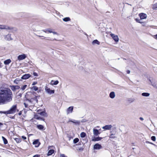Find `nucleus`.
<instances>
[{
  "mask_svg": "<svg viewBox=\"0 0 157 157\" xmlns=\"http://www.w3.org/2000/svg\"><path fill=\"white\" fill-rule=\"evenodd\" d=\"M13 93L9 88L0 89V105L4 104L12 100Z\"/></svg>",
  "mask_w": 157,
  "mask_h": 157,
  "instance_id": "nucleus-1",
  "label": "nucleus"
},
{
  "mask_svg": "<svg viewBox=\"0 0 157 157\" xmlns=\"http://www.w3.org/2000/svg\"><path fill=\"white\" fill-rule=\"evenodd\" d=\"M17 105H13L10 109L6 111H2V113H4L5 114H13L15 113L16 110L17 109Z\"/></svg>",
  "mask_w": 157,
  "mask_h": 157,
  "instance_id": "nucleus-2",
  "label": "nucleus"
},
{
  "mask_svg": "<svg viewBox=\"0 0 157 157\" xmlns=\"http://www.w3.org/2000/svg\"><path fill=\"white\" fill-rule=\"evenodd\" d=\"M0 29H6L9 32H13V31H16V29L13 27H10L4 25H0Z\"/></svg>",
  "mask_w": 157,
  "mask_h": 157,
  "instance_id": "nucleus-3",
  "label": "nucleus"
},
{
  "mask_svg": "<svg viewBox=\"0 0 157 157\" xmlns=\"http://www.w3.org/2000/svg\"><path fill=\"white\" fill-rule=\"evenodd\" d=\"M147 79L149 81V84L157 89V82H155V79L151 78H148Z\"/></svg>",
  "mask_w": 157,
  "mask_h": 157,
  "instance_id": "nucleus-4",
  "label": "nucleus"
},
{
  "mask_svg": "<svg viewBox=\"0 0 157 157\" xmlns=\"http://www.w3.org/2000/svg\"><path fill=\"white\" fill-rule=\"evenodd\" d=\"M45 91L48 94H53L55 92L54 90H51L50 89L46 86L45 88Z\"/></svg>",
  "mask_w": 157,
  "mask_h": 157,
  "instance_id": "nucleus-5",
  "label": "nucleus"
},
{
  "mask_svg": "<svg viewBox=\"0 0 157 157\" xmlns=\"http://www.w3.org/2000/svg\"><path fill=\"white\" fill-rule=\"evenodd\" d=\"M93 147L94 150H99L102 148V147L101 144L97 143L94 145Z\"/></svg>",
  "mask_w": 157,
  "mask_h": 157,
  "instance_id": "nucleus-6",
  "label": "nucleus"
},
{
  "mask_svg": "<svg viewBox=\"0 0 157 157\" xmlns=\"http://www.w3.org/2000/svg\"><path fill=\"white\" fill-rule=\"evenodd\" d=\"M10 87L11 90L13 91H15L16 90H18L20 88V86L18 85L14 86L12 85L10 86Z\"/></svg>",
  "mask_w": 157,
  "mask_h": 157,
  "instance_id": "nucleus-7",
  "label": "nucleus"
},
{
  "mask_svg": "<svg viewBox=\"0 0 157 157\" xmlns=\"http://www.w3.org/2000/svg\"><path fill=\"white\" fill-rule=\"evenodd\" d=\"M110 35L115 42H117L118 41L119 39L117 36L116 35L113 33H111Z\"/></svg>",
  "mask_w": 157,
  "mask_h": 157,
  "instance_id": "nucleus-8",
  "label": "nucleus"
},
{
  "mask_svg": "<svg viewBox=\"0 0 157 157\" xmlns=\"http://www.w3.org/2000/svg\"><path fill=\"white\" fill-rule=\"evenodd\" d=\"M26 57V56L25 54L19 55L17 57V59L19 60H22L25 59Z\"/></svg>",
  "mask_w": 157,
  "mask_h": 157,
  "instance_id": "nucleus-9",
  "label": "nucleus"
},
{
  "mask_svg": "<svg viewBox=\"0 0 157 157\" xmlns=\"http://www.w3.org/2000/svg\"><path fill=\"white\" fill-rule=\"evenodd\" d=\"M93 133L95 136H97L101 133V132H99L98 129L94 128L93 129Z\"/></svg>",
  "mask_w": 157,
  "mask_h": 157,
  "instance_id": "nucleus-10",
  "label": "nucleus"
},
{
  "mask_svg": "<svg viewBox=\"0 0 157 157\" xmlns=\"http://www.w3.org/2000/svg\"><path fill=\"white\" fill-rule=\"evenodd\" d=\"M33 144L35 145V147H37L39 146L40 144V143L39 142V140L38 139H36L33 142Z\"/></svg>",
  "mask_w": 157,
  "mask_h": 157,
  "instance_id": "nucleus-11",
  "label": "nucleus"
},
{
  "mask_svg": "<svg viewBox=\"0 0 157 157\" xmlns=\"http://www.w3.org/2000/svg\"><path fill=\"white\" fill-rule=\"evenodd\" d=\"M31 75L29 74H25L23 75L21 77L22 79H26L31 77Z\"/></svg>",
  "mask_w": 157,
  "mask_h": 157,
  "instance_id": "nucleus-12",
  "label": "nucleus"
},
{
  "mask_svg": "<svg viewBox=\"0 0 157 157\" xmlns=\"http://www.w3.org/2000/svg\"><path fill=\"white\" fill-rule=\"evenodd\" d=\"M102 139V137L99 136L97 137H94L92 139V141L95 142L101 140Z\"/></svg>",
  "mask_w": 157,
  "mask_h": 157,
  "instance_id": "nucleus-13",
  "label": "nucleus"
},
{
  "mask_svg": "<svg viewBox=\"0 0 157 157\" xmlns=\"http://www.w3.org/2000/svg\"><path fill=\"white\" fill-rule=\"evenodd\" d=\"M140 16L141 19H144L146 18L147 15L146 14L144 13H141L139 14Z\"/></svg>",
  "mask_w": 157,
  "mask_h": 157,
  "instance_id": "nucleus-14",
  "label": "nucleus"
},
{
  "mask_svg": "<svg viewBox=\"0 0 157 157\" xmlns=\"http://www.w3.org/2000/svg\"><path fill=\"white\" fill-rule=\"evenodd\" d=\"M73 109V107L72 106H70L68 107L67 110V114L72 113Z\"/></svg>",
  "mask_w": 157,
  "mask_h": 157,
  "instance_id": "nucleus-15",
  "label": "nucleus"
},
{
  "mask_svg": "<svg viewBox=\"0 0 157 157\" xmlns=\"http://www.w3.org/2000/svg\"><path fill=\"white\" fill-rule=\"evenodd\" d=\"M38 113L41 115L45 117H47V114L45 111H43L40 112L38 111Z\"/></svg>",
  "mask_w": 157,
  "mask_h": 157,
  "instance_id": "nucleus-16",
  "label": "nucleus"
},
{
  "mask_svg": "<svg viewBox=\"0 0 157 157\" xmlns=\"http://www.w3.org/2000/svg\"><path fill=\"white\" fill-rule=\"evenodd\" d=\"M69 122H71L75 124V125H79L80 124V122L79 121H77L75 120H73V121H72L69 119Z\"/></svg>",
  "mask_w": 157,
  "mask_h": 157,
  "instance_id": "nucleus-17",
  "label": "nucleus"
},
{
  "mask_svg": "<svg viewBox=\"0 0 157 157\" xmlns=\"http://www.w3.org/2000/svg\"><path fill=\"white\" fill-rule=\"evenodd\" d=\"M111 125H107L102 127V128L105 130H109L112 127Z\"/></svg>",
  "mask_w": 157,
  "mask_h": 157,
  "instance_id": "nucleus-18",
  "label": "nucleus"
},
{
  "mask_svg": "<svg viewBox=\"0 0 157 157\" xmlns=\"http://www.w3.org/2000/svg\"><path fill=\"white\" fill-rule=\"evenodd\" d=\"M5 39L7 40H12L11 37V35L8 34L6 35L5 37Z\"/></svg>",
  "mask_w": 157,
  "mask_h": 157,
  "instance_id": "nucleus-19",
  "label": "nucleus"
},
{
  "mask_svg": "<svg viewBox=\"0 0 157 157\" xmlns=\"http://www.w3.org/2000/svg\"><path fill=\"white\" fill-rule=\"evenodd\" d=\"M34 117L35 118H36V119L38 120H40L41 121H44V119L43 118L41 117L38 115H35L34 116Z\"/></svg>",
  "mask_w": 157,
  "mask_h": 157,
  "instance_id": "nucleus-20",
  "label": "nucleus"
},
{
  "mask_svg": "<svg viewBox=\"0 0 157 157\" xmlns=\"http://www.w3.org/2000/svg\"><path fill=\"white\" fill-rule=\"evenodd\" d=\"M115 94L114 92L112 91L109 94V96L110 98L113 99L115 97Z\"/></svg>",
  "mask_w": 157,
  "mask_h": 157,
  "instance_id": "nucleus-21",
  "label": "nucleus"
},
{
  "mask_svg": "<svg viewBox=\"0 0 157 157\" xmlns=\"http://www.w3.org/2000/svg\"><path fill=\"white\" fill-rule=\"evenodd\" d=\"M59 82L57 80H56L55 81H54L52 80L51 82V84L52 85H56L58 84Z\"/></svg>",
  "mask_w": 157,
  "mask_h": 157,
  "instance_id": "nucleus-22",
  "label": "nucleus"
},
{
  "mask_svg": "<svg viewBox=\"0 0 157 157\" xmlns=\"http://www.w3.org/2000/svg\"><path fill=\"white\" fill-rule=\"evenodd\" d=\"M20 81H22V80L19 78H17L14 81V83L15 84H18L19 83Z\"/></svg>",
  "mask_w": 157,
  "mask_h": 157,
  "instance_id": "nucleus-23",
  "label": "nucleus"
},
{
  "mask_svg": "<svg viewBox=\"0 0 157 157\" xmlns=\"http://www.w3.org/2000/svg\"><path fill=\"white\" fill-rule=\"evenodd\" d=\"M11 62L10 59H8L4 61V64L5 65H8Z\"/></svg>",
  "mask_w": 157,
  "mask_h": 157,
  "instance_id": "nucleus-24",
  "label": "nucleus"
},
{
  "mask_svg": "<svg viewBox=\"0 0 157 157\" xmlns=\"http://www.w3.org/2000/svg\"><path fill=\"white\" fill-rule=\"evenodd\" d=\"M54 150L53 149H51L49 150L48 153L47 155L48 156L52 155L54 152Z\"/></svg>",
  "mask_w": 157,
  "mask_h": 157,
  "instance_id": "nucleus-25",
  "label": "nucleus"
},
{
  "mask_svg": "<svg viewBox=\"0 0 157 157\" xmlns=\"http://www.w3.org/2000/svg\"><path fill=\"white\" fill-rule=\"evenodd\" d=\"M37 128L40 130H43L44 128V126L41 124H39L36 126Z\"/></svg>",
  "mask_w": 157,
  "mask_h": 157,
  "instance_id": "nucleus-26",
  "label": "nucleus"
},
{
  "mask_svg": "<svg viewBox=\"0 0 157 157\" xmlns=\"http://www.w3.org/2000/svg\"><path fill=\"white\" fill-rule=\"evenodd\" d=\"M40 97V96L38 95V96H35V97L33 98L32 99L33 100H35L36 101V103L38 102V100L37 99V98H39Z\"/></svg>",
  "mask_w": 157,
  "mask_h": 157,
  "instance_id": "nucleus-27",
  "label": "nucleus"
},
{
  "mask_svg": "<svg viewBox=\"0 0 157 157\" xmlns=\"http://www.w3.org/2000/svg\"><path fill=\"white\" fill-rule=\"evenodd\" d=\"M63 20L64 21L67 22L70 21L71 19L69 17H67L63 18Z\"/></svg>",
  "mask_w": 157,
  "mask_h": 157,
  "instance_id": "nucleus-28",
  "label": "nucleus"
},
{
  "mask_svg": "<svg viewBox=\"0 0 157 157\" xmlns=\"http://www.w3.org/2000/svg\"><path fill=\"white\" fill-rule=\"evenodd\" d=\"M92 44H96L98 45H99L100 44V42L97 40H94L92 42Z\"/></svg>",
  "mask_w": 157,
  "mask_h": 157,
  "instance_id": "nucleus-29",
  "label": "nucleus"
},
{
  "mask_svg": "<svg viewBox=\"0 0 157 157\" xmlns=\"http://www.w3.org/2000/svg\"><path fill=\"white\" fill-rule=\"evenodd\" d=\"M2 138L3 140L4 144H8V141L5 137H4L3 136H2Z\"/></svg>",
  "mask_w": 157,
  "mask_h": 157,
  "instance_id": "nucleus-30",
  "label": "nucleus"
},
{
  "mask_svg": "<svg viewBox=\"0 0 157 157\" xmlns=\"http://www.w3.org/2000/svg\"><path fill=\"white\" fill-rule=\"evenodd\" d=\"M141 95L143 96L148 97L150 95V94L148 93H143Z\"/></svg>",
  "mask_w": 157,
  "mask_h": 157,
  "instance_id": "nucleus-31",
  "label": "nucleus"
},
{
  "mask_svg": "<svg viewBox=\"0 0 157 157\" xmlns=\"http://www.w3.org/2000/svg\"><path fill=\"white\" fill-rule=\"evenodd\" d=\"M86 133L83 132H82L80 134V136L82 138H84L86 136Z\"/></svg>",
  "mask_w": 157,
  "mask_h": 157,
  "instance_id": "nucleus-32",
  "label": "nucleus"
},
{
  "mask_svg": "<svg viewBox=\"0 0 157 157\" xmlns=\"http://www.w3.org/2000/svg\"><path fill=\"white\" fill-rule=\"evenodd\" d=\"M79 141V139L78 138H75L73 140V143L74 144H76Z\"/></svg>",
  "mask_w": 157,
  "mask_h": 157,
  "instance_id": "nucleus-33",
  "label": "nucleus"
},
{
  "mask_svg": "<svg viewBox=\"0 0 157 157\" xmlns=\"http://www.w3.org/2000/svg\"><path fill=\"white\" fill-rule=\"evenodd\" d=\"M14 140L17 143H18L21 142V139L20 138H16Z\"/></svg>",
  "mask_w": 157,
  "mask_h": 157,
  "instance_id": "nucleus-34",
  "label": "nucleus"
},
{
  "mask_svg": "<svg viewBox=\"0 0 157 157\" xmlns=\"http://www.w3.org/2000/svg\"><path fill=\"white\" fill-rule=\"evenodd\" d=\"M157 8V2L154 4L152 6V9L154 10L156 9Z\"/></svg>",
  "mask_w": 157,
  "mask_h": 157,
  "instance_id": "nucleus-35",
  "label": "nucleus"
},
{
  "mask_svg": "<svg viewBox=\"0 0 157 157\" xmlns=\"http://www.w3.org/2000/svg\"><path fill=\"white\" fill-rule=\"evenodd\" d=\"M31 89L35 91L38 90V88L36 86H33L32 87Z\"/></svg>",
  "mask_w": 157,
  "mask_h": 157,
  "instance_id": "nucleus-36",
  "label": "nucleus"
},
{
  "mask_svg": "<svg viewBox=\"0 0 157 157\" xmlns=\"http://www.w3.org/2000/svg\"><path fill=\"white\" fill-rule=\"evenodd\" d=\"M114 134H111L110 136H109V137L110 138L114 139L116 138V137L114 136Z\"/></svg>",
  "mask_w": 157,
  "mask_h": 157,
  "instance_id": "nucleus-37",
  "label": "nucleus"
},
{
  "mask_svg": "<svg viewBox=\"0 0 157 157\" xmlns=\"http://www.w3.org/2000/svg\"><path fill=\"white\" fill-rule=\"evenodd\" d=\"M27 85H24L21 88V89L22 90H25L26 88L27 87Z\"/></svg>",
  "mask_w": 157,
  "mask_h": 157,
  "instance_id": "nucleus-38",
  "label": "nucleus"
},
{
  "mask_svg": "<svg viewBox=\"0 0 157 157\" xmlns=\"http://www.w3.org/2000/svg\"><path fill=\"white\" fill-rule=\"evenodd\" d=\"M151 140L153 141H155L156 140V137L154 136H152L151 137Z\"/></svg>",
  "mask_w": 157,
  "mask_h": 157,
  "instance_id": "nucleus-39",
  "label": "nucleus"
},
{
  "mask_svg": "<svg viewBox=\"0 0 157 157\" xmlns=\"http://www.w3.org/2000/svg\"><path fill=\"white\" fill-rule=\"evenodd\" d=\"M46 30L48 31V32L49 33H52L53 32V31H52V29H46Z\"/></svg>",
  "mask_w": 157,
  "mask_h": 157,
  "instance_id": "nucleus-40",
  "label": "nucleus"
},
{
  "mask_svg": "<svg viewBox=\"0 0 157 157\" xmlns=\"http://www.w3.org/2000/svg\"><path fill=\"white\" fill-rule=\"evenodd\" d=\"M84 148L82 147H81L78 149V151H82L83 150Z\"/></svg>",
  "mask_w": 157,
  "mask_h": 157,
  "instance_id": "nucleus-41",
  "label": "nucleus"
},
{
  "mask_svg": "<svg viewBox=\"0 0 157 157\" xmlns=\"http://www.w3.org/2000/svg\"><path fill=\"white\" fill-rule=\"evenodd\" d=\"M87 121V120L86 119H84L81 120V122L82 123H84Z\"/></svg>",
  "mask_w": 157,
  "mask_h": 157,
  "instance_id": "nucleus-42",
  "label": "nucleus"
},
{
  "mask_svg": "<svg viewBox=\"0 0 157 157\" xmlns=\"http://www.w3.org/2000/svg\"><path fill=\"white\" fill-rule=\"evenodd\" d=\"M153 70L157 72V67H153Z\"/></svg>",
  "mask_w": 157,
  "mask_h": 157,
  "instance_id": "nucleus-43",
  "label": "nucleus"
},
{
  "mask_svg": "<svg viewBox=\"0 0 157 157\" xmlns=\"http://www.w3.org/2000/svg\"><path fill=\"white\" fill-rule=\"evenodd\" d=\"M33 75L35 76H37L38 75L37 73L35 72L33 73Z\"/></svg>",
  "mask_w": 157,
  "mask_h": 157,
  "instance_id": "nucleus-44",
  "label": "nucleus"
},
{
  "mask_svg": "<svg viewBox=\"0 0 157 157\" xmlns=\"http://www.w3.org/2000/svg\"><path fill=\"white\" fill-rule=\"evenodd\" d=\"M24 105H25V108H27L28 107V105L26 103H24Z\"/></svg>",
  "mask_w": 157,
  "mask_h": 157,
  "instance_id": "nucleus-45",
  "label": "nucleus"
},
{
  "mask_svg": "<svg viewBox=\"0 0 157 157\" xmlns=\"http://www.w3.org/2000/svg\"><path fill=\"white\" fill-rule=\"evenodd\" d=\"M60 157H67L64 154H61L60 155Z\"/></svg>",
  "mask_w": 157,
  "mask_h": 157,
  "instance_id": "nucleus-46",
  "label": "nucleus"
},
{
  "mask_svg": "<svg viewBox=\"0 0 157 157\" xmlns=\"http://www.w3.org/2000/svg\"><path fill=\"white\" fill-rule=\"evenodd\" d=\"M37 83V82H34L32 83V85L34 86Z\"/></svg>",
  "mask_w": 157,
  "mask_h": 157,
  "instance_id": "nucleus-47",
  "label": "nucleus"
},
{
  "mask_svg": "<svg viewBox=\"0 0 157 157\" xmlns=\"http://www.w3.org/2000/svg\"><path fill=\"white\" fill-rule=\"evenodd\" d=\"M40 156V155L38 154H36V155H34L33 157H39Z\"/></svg>",
  "mask_w": 157,
  "mask_h": 157,
  "instance_id": "nucleus-48",
  "label": "nucleus"
},
{
  "mask_svg": "<svg viewBox=\"0 0 157 157\" xmlns=\"http://www.w3.org/2000/svg\"><path fill=\"white\" fill-rule=\"evenodd\" d=\"M146 143H147L150 144H151L153 145H155V144H153V143H151V142H149V141H146Z\"/></svg>",
  "mask_w": 157,
  "mask_h": 157,
  "instance_id": "nucleus-49",
  "label": "nucleus"
},
{
  "mask_svg": "<svg viewBox=\"0 0 157 157\" xmlns=\"http://www.w3.org/2000/svg\"><path fill=\"white\" fill-rule=\"evenodd\" d=\"M22 138L24 140H25L26 139V137L24 136H22Z\"/></svg>",
  "mask_w": 157,
  "mask_h": 157,
  "instance_id": "nucleus-50",
  "label": "nucleus"
},
{
  "mask_svg": "<svg viewBox=\"0 0 157 157\" xmlns=\"http://www.w3.org/2000/svg\"><path fill=\"white\" fill-rule=\"evenodd\" d=\"M126 72H127V73L128 74H130V70H127L126 71Z\"/></svg>",
  "mask_w": 157,
  "mask_h": 157,
  "instance_id": "nucleus-51",
  "label": "nucleus"
},
{
  "mask_svg": "<svg viewBox=\"0 0 157 157\" xmlns=\"http://www.w3.org/2000/svg\"><path fill=\"white\" fill-rule=\"evenodd\" d=\"M136 20L137 22L139 23H141V22L140 21H139V20H138L137 19H136Z\"/></svg>",
  "mask_w": 157,
  "mask_h": 157,
  "instance_id": "nucleus-52",
  "label": "nucleus"
},
{
  "mask_svg": "<svg viewBox=\"0 0 157 157\" xmlns=\"http://www.w3.org/2000/svg\"><path fill=\"white\" fill-rule=\"evenodd\" d=\"M22 114V112L21 111H20L18 113L19 115H21Z\"/></svg>",
  "mask_w": 157,
  "mask_h": 157,
  "instance_id": "nucleus-53",
  "label": "nucleus"
},
{
  "mask_svg": "<svg viewBox=\"0 0 157 157\" xmlns=\"http://www.w3.org/2000/svg\"><path fill=\"white\" fill-rule=\"evenodd\" d=\"M139 119L141 121H143L144 120V118L142 117H140Z\"/></svg>",
  "mask_w": 157,
  "mask_h": 157,
  "instance_id": "nucleus-54",
  "label": "nucleus"
},
{
  "mask_svg": "<svg viewBox=\"0 0 157 157\" xmlns=\"http://www.w3.org/2000/svg\"><path fill=\"white\" fill-rule=\"evenodd\" d=\"M42 31L45 33H47V32H48V31L46 30V29L42 30Z\"/></svg>",
  "mask_w": 157,
  "mask_h": 157,
  "instance_id": "nucleus-55",
  "label": "nucleus"
},
{
  "mask_svg": "<svg viewBox=\"0 0 157 157\" xmlns=\"http://www.w3.org/2000/svg\"><path fill=\"white\" fill-rule=\"evenodd\" d=\"M26 100L30 102H31V100H30V99H26Z\"/></svg>",
  "mask_w": 157,
  "mask_h": 157,
  "instance_id": "nucleus-56",
  "label": "nucleus"
},
{
  "mask_svg": "<svg viewBox=\"0 0 157 157\" xmlns=\"http://www.w3.org/2000/svg\"><path fill=\"white\" fill-rule=\"evenodd\" d=\"M36 93L35 92H33V95H34L35 96H36Z\"/></svg>",
  "mask_w": 157,
  "mask_h": 157,
  "instance_id": "nucleus-57",
  "label": "nucleus"
},
{
  "mask_svg": "<svg viewBox=\"0 0 157 157\" xmlns=\"http://www.w3.org/2000/svg\"><path fill=\"white\" fill-rule=\"evenodd\" d=\"M52 33H53L54 34H57V33L56 32H53Z\"/></svg>",
  "mask_w": 157,
  "mask_h": 157,
  "instance_id": "nucleus-58",
  "label": "nucleus"
},
{
  "mask_svg": "<svg viewBox=\"0 0 157 157\" xmlns=\"http://www.w3.org/2000/svg\"><path fill=\"white\" fill-rule=\"evenodd\" d=\"M154 36H155L154 38L157 39V34H156V35H155Z\"/></svg>",
  "mask_w": 157,
  "mask_h": 157,
  "instance_id": "nucleus-59",
  "label": "nucleus"
},
{
  "mask_svg": "<svg viewBox=\"0 0 157 157\" xmlns=\"http://www.w3.org/2000/svg\"><path fill=\"white\" fill-rule=\"evenodd\" d=\"M2 125H3V124L2 123L0 122V126Z\"/></svg>",
  "mask_w": 157,
  "mask_h": 157,
  "instance_id": "nucleus-60",
  "label": "nucleus"
},
{
  "mask_svg": "<svg viewBox=\"0 0 157 157\" xmlns=\"http://www.w3.org/2000/svg\"><path fill=\"white\" fill-rule=\"evenodd\" d=\"M19 96H20L21 97V96H22V94H19Z\"/></svg>",
  "mask_w": 157,
  "mask_h": 157,
  "instance_id": "nucleus-61",
  "label": "nucleus"
},
{
  "mask_svg": "<svg viewBox=\"0 0 157 157\" xmlns=\"http://www.w3.org/2000/svg\"><path fill=\"white\" fill-rule=\"evenodd\" d=\"M2 111H0V113H2Z\"/></svg>",
  "mask_w": 157,
  "mask_h": 157,
  "instance_id": "nucleus-62",
  "label": "nucleus"
},
{
  "mask_svg": "<svg viewBox=\"0 0 157 157\" xmlns=\"http://www.w3.org/2000/svg\"><path fill=\"white\" fill-rule=\"evenodd\" d=\"M39 37H42V36H38ZM42 37H43V36H42Z\"/></svg>",
  "mask_w": 157,
  "mask_h": 157,
  "instance_id": "nucleus-63",
  "label": "nucleus"
},
{
  "mask_svg": "<svg viewBox=\"0 0 157 157\" xmlns=\"http://www.w3.org/2000/svg\"><path fill=\"white\" fill-rule=\"evenodd\" d=\"M53 40H56L55 39H54Z\"/></svg>",
  "mask_w": 157,
  "mask_h": 157,
  "instance_id": "nucleus-64",
  "label": "nucleus"
}]
</instances>
